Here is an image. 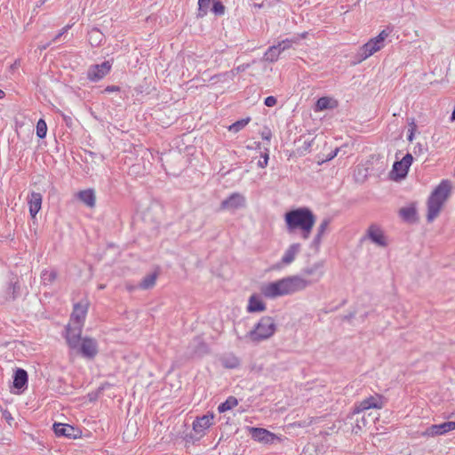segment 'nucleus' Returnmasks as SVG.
I'll use <instances>...</instances> for the list:
<instances>
[{"instance_id": "obj_16", "label": "nucleus", "mask_w": 455, "mask_h": 455, "mask_svg": "<svg viewBox=\"0 0 455 455\" xmlns=\"http://www.w3.org/2000/svg\"><path fill=\"white\" fill-rule=\"evenodd\" d=\"M53 431L57 436H65L68 438H76L80 433L77 428H75L71 425L62 423H54Z\"/></svg>"}, {"instance_id": "obj_9", "label": "nucleus", "mask_w": 455, "mask_h": 455, "mask_svg": "<svg viewBox=\"0 0 455 455\" xmlns=\"http://www.w3.org/2000/svg\"><path fill=\"white\" fill-rule=\"evenodd\" d=\"M112 64L108 60L93 65L88 69L87 77L92 82L100 81L109 73Z\"/></svg>"}, {"instance_id": "obj_23", "label": "nucleus", "mask_w": 455, "mask_h": 455, "mask_svg": "<svg viewBox=\"0 0 455 455\" xmlns=\"http://www.w3.org/2000/svg\"><path fill=\"white\" fill-rule=\"evenodd\" d=\"M28 382V373L23 369H17L13 376V386L16 388H22Z\"/></svg>"}, {"instance_id": "obj_50", "label": "nucleus", "mask_w": 455, "mask_h": 455, "mask_svg": "<svg viewBox=\"0 0 455 455\" xmlns=\"http://www.w3.org/2000/svg\"><path fill=\"white\" fill-rule=\"evenodd\" d=\"M414 133L415 132H409L408 138H407L409 141H412L413 140Z\"/></svg>"}, {"instance_id": "obj_17", "label": "nucleus", "mask_w": 455, "mask_h": 455, "mask_svg": "<svg viewBox=\"0 0 455 455\" xmlns=\"http://www.w3.org/2000/svg\"><path fill=\"white\" fill-rule=\"evenodd\" d=\"M367 236L371 241L379 246H387L386 238L381 228L377 225H371L367 230Z\"/></svg>"}, {"instance_id": "obj_15", "label": "nucleus", "mask_w": 455, "mask_h": 455, "mask_svg": "<svg viewBox=\"0 0 455 455\" xmlns=\"http://www.w3.org/2000/svg\"><path fill=\"white\" fill-rule=\"evenodd\" d=\"M213 418V413H208L202 417L196 418V419H195L193 422L194 431L200 436H203L205 433V430L212 425Z\"/></svg>"}, {"instance_id": "obj_48", "label": "nucleus", "mask_w": 455, "mask_h": 455, "mask_svg": "<svg viewBox=\"0 0 455 455\" xmlns=\"http://www.w3.org/2000/svg\"><path fill=\"white\" fill-rule=\"evenodd\" d=\"M50 44H51V43H47V44H45L39 45V49H40V51L46 50V49H47V47H49V46H50Z\"/></svg>"}, {"instance_id": "obj_36", "label": "nucleus", "mask_w": 455, "mask_h": 455, "mask_svg": "<svg viewBox=\"0 0 455 455\" xmlns=\"http://www.w3.org/2000/svg\"><path fill=\"white\" fill-rule=\"evenodd\" d=\"M211 0H198L199 15L204 16L207 13Z\"/></svg>"}, {"instance_id": "obj_39", "label": "nucleus", "mask_w": 455, "mask_h": 455, "mask_svg": "<svg viewBox=\"0 0 455 455\" xmlns=\"http://www.w3.org/2000/svg\"><path fill=\"white\" fill-rule=\"evenodd\" d=\"M277 100L274 96H268L265 99V105L267 107H274L276 104Z\"/></svg>"}, {"instance_id": "obj_31", "label": "nucleus", "mask_w": 455, "mask_h": 455, "mask_svg": "<svg viewBox=\"0 0 455 455\" xmlns=\"http://www.w3.org/2000/svg\"><path fill=\"white\" fill-rule=\"evenodd\" d=\"M251 121L250 117L243 118L241 120H238L228 126V131L232 132H238L242 129H243Z\"/></svg>"}, {"instance_id": "obj_44", "label": "nucleus", "mask_w": 455, "mask_h": 455, "mask_svg": "<svg viewBox=\"0 0 455 455\" xmlns=\"http://www.w3.org/2000/svg\"><path fill=\"white\" fill-rule=\"evenodd\" d=\"M15 284H12V283H8V292L9 293H14V291H15Z\"/></svg>"}, {"instance_id": "obj_41", "label": "nucleus", "mask_w": 455, "mask_h": 455, "mask_svg": "<svg viewBox=\"0 0 455 455\" xmlns=\"http://www.w3.org/2000/svg\"><path fill=\"white\" fill-rule=\"evenodd\" d=\"M267 162H268V155L267 154H265L264 156H263V159L259 160L258 162V165L260 167V168H264L267 165Z\"/></svg>"}, {"instance_id": "obj_18", "label": "nucleus", "mask_w": 455, "mask_h": 455, "mask_svg": "<svg viewBox=\"0 0 455 455\" xmlns=\"http://www.w3.org/2000/svg\"><path fill=\"white\" fill-rule=\"evenodd\" d=\"M80 351L84 357L92 358L98 353L97 343L95 339L84 338L82 340Z\"/></svg>"}, {"instance_id": "obj_37", "label": "nucleus", "mask_w": 455, "mask_h": 455, "mask_svg": "<svg viewBox=\"0 0 455 455\" xmlns=\"http://www.w3.org/2000/svg\"><path fill=\"white\" fill-rule=\"evenodd\" d=\"M366 426V419L364 417H362V419H356V424L353 427L352 432L355 435H358L360 431L362 430L363 427Z\"/></svg>"}, {"instance_id": "obj_25", "label": "nucleus", "mask_w": 455, "mask_h": 455, "mask_svg": "<svg viewBox=\"0 0 455 455\" xmlns=\"http://www.w3.org/2000/svg\"><path fill=\"white\" fill-rule=\"evenodd\" d=\"M78 198L89 207L95 205V195L92 189L80 191Z\"/></svg>"}, {"instance_id": "obj_5", "label": "nucleus", "mask_w": 455, "mask_h": 455, "mask_svg": "<svg viewBox=\"0 0 455 455\" xmlns=\"http://www.w3.org/2000/svg\"><path fill=\"white\" fill-rule=\"evenodd\" d=\"M387 36L388 33L386 30H382L377 36L371 38L361 46L357 52L358 61L365 60L375 52L381 50L384 47V42Z\"/></svg>"}, {"instance_id": "obj_30", "label": "nucleus", "mask_w": 455, "mask_h": 455, "mask_svg": "<svg viewBox=\"0 0 455 455\" xmlns=\"http://www.w3.org/2000/svg\"><path fill=\"white\" fill-rule=\"evenodd\" d=\"M221 363L225 368L235 369L239 366L240 361L234 355H228L221 358Z\"/></svg>"}, {"instance_id": "obj_38", "label": "nucleus", "mask_w": 455, "mask_h": 455, "mask_svg": "<svg viewBox=\"0 0 455 455\" xmlns=\"http://www.w3.org/2000/svg\"><path fill=\"white\" fill-rule=\"evenodd\" d=\"M71 27H72V25H67V26H65V27L60 30V32L55 36V37L52 39V41H53V42L58 41V40L60 38V36H62L64 34H66V33L68 31V29H70V28H71Z\"/></svg>"}, {"instance_id": "obj_26", "label": "nucleus", "mask_w": 455, "mask_h": 455, "mask_svg": "<svg viewBox=\"0 0 455 455\" xmlns=\"http://www.w3.org/2000/svg\"><path fill=\"white\" fill-rule=\"evenodd\" d=\"M157 279V273L153 272L147 275L139 284V287L142 290H148L155 286L156 281Z\"/></svg>"}, {"instance_id": "obj_53", "label": "nucleus", "mask_w": 455, "mask_h": 455, "mask_svg": "<svg viewBox=\"0 0 455 455\" xmlns=\"http://www.w3.org/2000/svg\"><path fill=\"white\" fill-rule=\"evenodd\" d=\"M4 95V92L0 89V99H3Z\"/></svg>"}, {"instance_id": "obj_33", "label": "nucleus", "mask_w": 455, "mask_h": 455, "mask_svg": "<svg viewBox=\"0 0 455 455\" xmlns=\"http://www.w3.org/2000/svg\"><path fill=\"white\" fill-rule=\"evenodd\" d=\"M47 125L44 119H39L36 124V135L40 139H44L46 136Z\"/></svg>"}, {"instance_id": "obj_10", "label": "nucleus", "mask_w": 455, "mask_h": 455, "mask_svg": "<svg viewBox=\"0 0 455 455\" xmlns=\"http://www.w3.org/2000/svg\"><path fill=\"white\" fill-rule=\"evenodd\" d=\"M291 46L290 40H283L276 45L270 46L263 56V60L268 62H275L277 60L279 55L284 50Z\"/></svg>"}, {"instance_id": "obj_12", "label": "nucleus", "mask_w": 455, "mask_h": 455, "mask_svg": "<svg viewBox=\"0 0 455 455\" xmlns=\"http://www.w3.org/2000/svg\"><path fill=\"white\" fill-rule=\"evenodd\" d=\"M245 205V198L239 193H233L229 197L223 200L220 204L222 210L235 211Z\"/></svg>"}, {"instance_id": "obj_3", "label": "nucleus", "mask_w": 455, "mask_h": 455, "mask_svg": "<svg viewBox=\"0 0 455 455\" xmlns=\"http://www.w3.org/2000/svg\"><path fill=\"white\" fill-rule=\"evenodd\" d=\"M451 183L448 180H443L433 190L427 200V220L432 222L440 213L443 204L451 194Z\"/></svg>"}, {"instance_id": "obj_49", "label": "nucleus", "mask_w": 455, "mask_h": 455, "mask_svg": "<svg viewBox=\"0 0 455 455\" xmlns=\"http://www.w3.org/2000/svg\"><path fill=\"white\" fill-rule=\"evenodd\" d=\"M64 120H65V122H66V124H67L68 125H70V124H71V123H72V118H71L70 116H64Z\"/></svg>"}, {"instance_id": "obj_54", "label": "nucleus", "mask_w": 455, "mask_h": 455, "mask_svg": "<svg viewBox=\"0 0 455 455\" xmlns=\"http://www.w3.org/2000/svg\"><path fill=\"white\" fill-rule=\"evenodd\" d=\"M105 287H106V285H105V284H100V285L99 286V289L102 290V289H104Z\"/></svg>"}, {"instance_id": "obj_29", "label": "nucleus", "mask_w": 455, "mask_h": 455, "mask_svg": "<svg viewBox=\"0 0 455 455\" xmlns=\"http://www.w3.org/2000/svg\"><path fill=\"white\" fill-rule=\"evenodd\" d=\"M57 278L55 270H44L41 274V279L44 285L52 284Z\"/></svg>"}, {"instance_id": "obj_27", "label": "nucleus", "mask_w": 455, "mask_h": 455, "mask_svg": "<svg viewBox=\"0 0 455 455\" xmlns=\"http://www.w3.org/2000/svg\"><path fill=\"white\" fill-rule=\"evenodd\" d=\"M331 223V220L328 218H325L322 220L318 227L317 234L314 239L315 244H319L322 239V236L324 235L326 229L328 228L329 225Z\"/></svg>"}, {"instance_id": "obj_20", "label": "nucleus", "mask_w": 455, "mask_h": 455, "mask_svg": "<svg viewBox=\"0 0 455 455\" xmlns=\"http://www.w3.org/2000/svg\"><path fill=\"white\" fill-rule=\"evenodd\" d=\"M300 251V244L299 243H292L289 246V248L285 251L283 258L282 263L283 265H290L292 263L296 258V256Z\"/></svg>"}, {"instance_id": "obj_55", "label": "nucleus", "mask_w": 455, "mask_h": 455, "mask_svg": "<svg viewBox=\"0 0 455 455\" xmlns=\"http://www.w3.org/2000/svg\"><path fill=\"white\" fill-rule=\"evenodd\" d=\"M47 0H41V4H44Z\"/></svg>"}, {"instance_id": "obj_51", "label": "nucleus", "mask_w": 455, "mask_h": 455, "mask_svg": "<svg viewBox=\"0 0 455 455\" xmlns=\"http://www.w3.org/2000/svg\"><path fill=\"white\" fill-rule=\"evenodd\" d=\"M262 138H263L264 140H270V132H267V134L263 133V134H262Z\"/></svg>"}, {"instance_id": "obj_47", "label": "nucleus", "mask_w": 455, "mask_h": 455, "mask_svg": "<svg viewBox=\"0 0 455 455\" xmlns=\"http://www.w3.org/2000/svg\"><path fill=\"white\" fill-rule=\"evenodd\" d=\"M312 141H313V140H310V141H307V140H305V141H304V148H305L306 150L311 147Z\"/></svg>"}, {"instance_id": "obj_45", "label": "nucleus", "mask_w": 455, "mask_h": 455, "mask_svg": "<svg viewBox=\"0 0 455 455\" xmlns=\"http://www.w3.org/2000/svg\"><path fill=\"white\" fill-rule=\"evenodd\" d=\"M20 60H16L14 61V63L11 66V68H12V70H14V69L18 68L20 67Z\"/></svg>"}, {"instance_id": "obj_2", "label": "nucleus", "mask_w": 455, "mask_h": 455, "mask_svg": "<svg viewBox=\"0 0 455 455\" xmlns=\"http://www.w3.org/2000/svg\"><path fill=\"white\" fill-rule=\"evenodd\" d=\"M287 230L291 233L297 229L302 232V237L307 239L315 222L313 212L306 207L287 212L284 215Z\"/></svg>"}, {"instance_id": "obj_13", "label": "nucleus", "mask_w": 455, "mask_h": 455, "mask_svg": "<svg viewBox=\"0 0 455 455\" xmlns=\"http://www.w3.org/2000/svg\"><path fill=\"white\" fill-rule=\"evenodd\" d=\"M88 310V303L87 302H79L75 304L74 309L71 315L70 323L75 325L82 326L84 325V322Z\"/></svg>"}, {"instance_id": "obj_34", "label": "nucleus", "mask_w": 455, "mask_h": 455, "mask_svg": "<svg viewBox=\"0 0 455 455\" xmlns=\"http://www.w3.org/2000/svg\"><path fill=\"white\" fill-rule=\"evenodd\" d=\"M416 214V210L414 207H403L400 210V215L404 220H411L412 219Z\"/></svg>"}, {"instance_id": "obj_14", "label": "nucleus", "mask_w": 455, "mask_h": 455, "mask_svg": "<svg viewBox=\"0 0 455 455\" xmlns=\"http://www.w3.org/2000/svg\"><path fill=\"white\" fill-rule=\"evenodd\" d=\"M82 328V326L75 325L72 323H68L67 326L66 339L71 348H76L78 347L81 339Z\"/></svg>"}, {"instance_id": "obj_11", "label": "nucleus", "mask_w": 455, "mask_h": 455, "mask_svg": "<svg viewBox=\"0 0 455 455\" xmlns=\"http://www.w3.org/2000/svg\"><path fill=\"white\" fill-rule=\"evenodd\" d=\"M249 431L253 440L265 444L273 443L275 440L279 439L275 434L265 428L250 427Z\"/></svg>"}, {"instance_id": "obj_22", "label": "nucleus", "mask_w": 455, "mask_h": 455, "mask_svg": "<svg viewBox=\"0 0 455 455\" xmlns=\"http://www.w3.org/2000/svg\"><path fill=\"white\" fill-rule=\"evenodd\" d=\"M455 429V422L448 421L439 425H432L428 431L431 435H443Z\"/></svg>"}, {"instance_id": "obj_4", "label": "nucleus", "mask_w": 455, "mask_h": 455, "mask_svg": "<svg viewBox=\"0 0 455 455\" xmlns=\"http://www.w3.org/2000/svg\"><path fill=\"white\" fill-rule=\"evenodd\" d=\"M276 331V323L273 317L266 315L260 318L255 327L246 333L245 339L259 343L271 338Z\"/></svg>"}, {"instance_id": "obj_8", "label": "nucleus", "mask_w": 455, "mask_h": 455, "mask_svg": "<svg viewBox=\"0 0 455 455\" xmlns=\"http://www.w3.org/2000/svg\"><path fill=\"white\" fill-rule=\"evenodd\" d=\"M383 406L384 402L381 395H371L355 405L353 414H358L369 409H381Z\"/></svg>"}, {"instance_id": "obj_52", "label": "nucleus", "mask_w": 455, "mask_h": 455, "mask_svg": "<svg viewBox=\"0 0 455 455\" xmlns=\"http://www.w3.org/2000/svg\"><path fill=\"white\" fill-rule=\"evenodd\" d=\"M451 121L455 122V106H454L453 111L451 113Z\"/></svg>"}, {"instance_id": "obj_19", "label": "nucleus", "mask_w": 455, "mask_h": 455, "mask_svg": "<svg viewBox=\"0 0 455 455\" xmlns=\"http://www.w3.org/2000/svg\"><path fill=\"white\" fill-rule=\"evenodd\" d=\"M43 196L40 193L32 192L28 198L29 213L31 217L36 218L42 206Z\"/></svg>"}, {"instance_id": "obj_46", "label": "nucleus", "mask_w": 455, "mask_h": 455, "mask_svg": "<svg viewBox=\"0 0 455 455\" xmlns=\"http://www.w3.org/2000/svg\"><path fill=\"white\" fill-rule=\"evenodd\" d=\"M339 151V148H336L333 152H331V154L328 157V160H331L332 158H334L338 155Z\"/></svg>"}, {"instance_id": "obj_1", "label": "nucleus", "mask_w": 455, "mask_h": 455, "mask_svg": "<svg viewBox=\"0 0 455 455\" xmlns=\"http://www.w3.org/2000/svg\"><path fill=\"white\" fill-rule=\"evenodd\" d=\"M308 286L309 282L305 277L296 275L265 283L261 286L260 291L266 298L275 299L304 291Z\"/></svg>"}, {"instance_id": "obj_35", "label": "nucleus", "mask_w": 455, "mask_h": 455, "mask_svg": "<svg viewBox=\"0 0 455 455\" xmlns=\"http://www.w3.org/2000/svg\"><path fill=\"white\" fill-rule=\"evenodd\" d=\"M212 12L215 15H223L225 12V6L220 0H213Z\"/></svg>"}, {"instance_id": "obj_7", "label": "nucleus", "mask_w": 455, "mask_h": 455, "mask_svg": "<svg viewBox=\"0 0 455 455\" xmlns=\"http://www.w3.org/2000/svg\"><path fill=\"white\" fill-rule=\"evenodd\" d=\"M413 161L411 154L407 153L400 161H395L393 164L392 175L395 180L404 179L408 173L409 168Z\"/></svg>"}, {"instance_id": "obj_42", "label": "nucleus", "mask_w": 455, "mask_h": 455, "mask_svg": "<svg viewBox=\"0 0 455 455\" xmlns=\"http://www.w3.org/2000/svg\"><path fill=\"white\" fill-rule=\"evenodd\" d=\"M417 130V124H415V121L414 119L412 118L410 122H409V132H415Z\"/></svg>"}, {"instance_id": "obj_28", "label": "nucleus", "mask_w": 455, "mask_h": 455, "mask_svg": "<svg viewBox=\"0 0 455 455\" xmlns=\"http://www.w3.org/2000/svg\"><path fill=\"white\" fill-rule=\"evenodd\" d=\"M238 404V401L234 396H229L224 403H220L218 407L219 412L222 413L229 411Z\"/></svg>"}, {"instance_id": "obj_32", "label": "nucleus", "mask_w": 455, "mask_h": 455, "mask_svg": "<svg viewBox=\"0 0 455 455\" xmlns=\"http://www.w3.org/2000/svg\"><path fill=\"white\" fill-rule=\"evenodd\" d=\"M331 108V100L328 97H322L318 99L315 104L316 110H325Z\"/></svg>"}, {"instance_id": "obj_40", "label": "nucleus", "mask_w": 455, "mask_h": 455, "mask_svg": "<svg viewBox=\"0 0 455 455\" xmlns=\"http://www.w3.org/2000/svg\"><path fill=\"white\" fill-rule=\"evenodd\" d=\"M2 418L4 419L9 424H11L12 420H13L12 414L7 410L2 411Z\"/></svg>"}, {"instance_id": "obj_21", "label": "nucleus", "mask_w": 455, "mask_h": 455, "mask_svg": "<svg viewBox=\"0 0 455 455\" xmlns=\"http://www.w3.org/2000/svg\"><path fill=\"white\" fill-rule=\"evenodd\" d=\"M266 310V304L255 294L249 298L247 311L250 313L263 312Z\"/></svg>"}, {"instance_id": "obj_43", "label": "nucleus", "mask_w": 455, "mask_h": 455, "mask_svg": "<svg viewBox=\"0 0 455 455\" xmlns=\"http://www.w3.org/2000/svg\"><path fill=\"white\" fill-rule=\"evenodd\" d=\"M118 91H120V88L116 85H110V86L106 87V89H105V92H118Z\"/></svg>"}, {"instance_id": "obj_24", "label": "nucleus", "mask_w": 455, "mask_h": 455, "mask_svg": "<svg viewBox=\"0 0 455 455\" xmlns=\"http://www.w3.org/2000/svg\"><path fill=\"white\" fill-rule=\"evenodd\" d=\"M104 39V35L96 28L91 29L88 33V40L92 46L97 47L100 45Z\"/></svg>"}, {"instance_id": "obj_6", "label": "nucleus", "mask_w": 455, "mask_h": 455, "mask_svg": "<svg viewBox=\"0 0 455 455\" xmlns=\"http://www.w3.org/2000/svg\"><path fill=\"white\" fill-rule=\"evenodd\" d=\"M324 261L319 260L315 262L314 264L307 266L302 269V275L309 277V279L305 278L307 282H309V286L315 283L320 281V279L324 275Z\"/></svg>"}]
</instances>
